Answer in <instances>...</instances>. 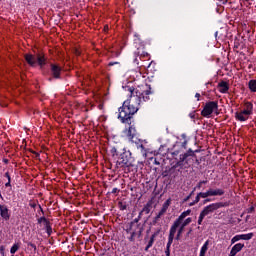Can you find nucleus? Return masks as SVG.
<instances>
[{"label":"nucleus","instance_id":"1","mask_svg":"<svg viewBox=\"0 0 256 256\" xmlns=\"http://www.w3.org/2000/svg\"><path fill=\"white\" fill-rule=\"evenodd\" d=\"M128 92L130 93V100L125 101L123 104L129 113L135 115L139 111V105H141V93L133 87H129Z\"/></svg>","mask_w":256,"mask_h":256},{"label":"nucleus","instance_id":"2","mask_svg":"<svg viewBox=\"0 0 256 256\" xmlns=\"http://www.w3.org/2000/svg\"><path fill=\"white\" fill-rule=\"evenodd\" d=\"M188 215H191V210H187L183 212L178 219L173 223L172 227L170 228V234H169V239H168V247L173 243V239H175V234L177 233V228L181 226L183 223V219L187 217Z\"/></svg>","mask_w":256,"mask_h":256},{"label":"nucleus","instance_id":"3","mask_svg":"<svg viewBox=\"0 0 256 256\" xmlns=\"http://www.w3.org/2000/svg\"><path fill=\"white\" fill-rule=\"evenodd\" d=\"M221 207H225V204H223L222 202L213 203L204 207V209L200 213L198 225H201V223H203V219H205L207 215H211V213H214V211H217V209H221Z\"/></svg>","mask_w":256,"mask_h":256},{"label":"nucleus","instance_id":"4","mask_svg":"<svg viewBox=\"0 0 256 256\" xmlns=\"http://www.w3.org/2000/svg\"><path fill=\"white\" fill-rule=\"evenodd\" d=\"M25 60L27 61L28 65L30 67H35V65H40V67H43L45 65V55L43 54H37L36 56L32 54H25Z\"/></svg>","mask_w":256,"mask_h":256},{"label":"nucleus","instance_id":"5","mask_svg":"<svg viewBox=\"0 0 256 256\" xmlns=\"http://www.w3.org/2000/svg\"><path fill=\"white\" fill-rule=\"evenodd\" d=\"M127 233H130L129 241H135V237H141L143 233V226L141 224H128L126 229Z\"/></svg>","mask_w":256,"mask_h":256},{"label":"nucleus","instance_id":"6","mask_svg":"<svg viewBox=\"0 0 256 256\" xmlns=\"http://www.w3.org/2000/svg\"><path fill=\"white\" fill-rule=\"evenodd\" d=\"M133 117L132 113H129V110H127L126 105H122V107L119 108V115L118 119L122 121L123 123H131V118Z\"/></svg>","mask_w":256,"mask_h":256},{"label":"nucleus","instance_id":"7","mask_svg":"<svg viewBox=\"0 0 256 256\" xmlns=\"http://www.w3.org/2000/svg\"><path fill=\"white\" fill-rule=\"evenodd\" d=\"M219 109V105L217 102H209L205 105L204 109L202 110L203 117H209L213 111H217Z\"/></svg>","mask_w":256,"mask_h":256},{"label":"nucleus","instance_id":"8","mask_svg":"<svg viewBox=\"0 0 256 256\" xmlns=\"http://www.w3.org/2000/svg\"><path fill=\"white\" fill-rule=\"evenodd\" d=\"M116 167H129V156H127L125 153H122L116 162Z\"/></svg>","mask_w":256,"mask_h":256},{"label":"nucleus","instance_id":"9","mask_svg":"<svg viewBox=\"0 0 256 256\" xmlns=\"http://www.w3.org/2000/svg\"><path fill=\"white\" fill-rule=\"evenodd\" d=\"M253 238V233H249V234H242V235H236L232 238V243H237V241H241L244 240V241H249V239H252Z\"/></svg>","mask_w":256,"mask_h":256},{"label":"nucleus","instance_id":"10","mask_svg":"<svg viewBox=\"0 0 256 256\" xmlns=\"http://www.w3.org/2000/svg\"><path fill=\"white\" fill-rule=\"evenodd\" d=\"M191 223V218H187L184 222H182L180 225V228L178 229V233L176 236V239L179 241L181 239V235L183 234V231H185V227Z\"/></svg>","mask_w":256,"mask_h":256},{"label":"nucleus","instance_id":"11","mask_svg":"<svg viewBox=\"0 0 256 256\" xmlns=\"http://www.w3.org/2000/svg\"><path fill=\"white\" fill-rule=\"evenodd\" d=\"M243 247H245V244H242V243L235 244V245L232 247L229 256H235V255H237V254L239 253V251H241V249H243Z\"/></svg>","mask_w":256,"mask_h":256},{"label":"nucleus","instance_id":"12","mask_svg":"<svg viewBox=\"0 0 256 256\" xmlns=\"http://www.w3.org/2000/svg\"><path fill=\"white\" fill-rule=\"evenodd\" d=\"M51 71H52L53 77H55V79H59V75L61 73V67L55 64H51Z\"/></svg>","mask_w":256,"mask_h":256},{"label":"nucleus","instance_id":"13","mask_svg":"<svg viewBox=\"0 0 256 256\" xmlns=\"http://www.w3.org/2000/svg\"><path fill=\"white\" fill-rule=\"evenodd\" d=\"M208 193L210 195V197H217V196H221V195H225V191H223V189H209Z\"/></svg>","mask_w":256,"mask_h":256},{"label":"nucleus","instance_id":"14","mask_svg":"<svg viewBox=\"0 0 256 256\" xmlns=\"http://www.w3.org/2000/svg\"><path fill=\"white\" fill-rule=\"evenodd\" d=\"M249 115L247 114L244 110L242 112H236V119H238V121H247L249 119Z\"/></svg>","mask_w":256,"mask_h":256},{"label":"nucleus","instance_id":"15","mask_svg":"<svg viewBox=\"0 0 256 256\" xmlns=\"http://www.w3.org/2000/svg\"><path fill=\"white\" fill-rule=\"evenodd\" d=\"M125 134L129 141H133L135 137V128L129 127V129L125 131Z\"/></svg>","mask_w":256,"mask_h":256},{"label":"nucleus","instance_id":"16","mask_svg":"<svg viewBox=\"0 0 256 256\" xmlns=\"http://www.w3.org/2000/svg\"><path fill=\"white\" fill-rule=\"evenodd\" d=\"M0 215L3 217V219H9V209L3 205H0Z\"/></svg>","mask_w":256,"mask_h":256},{"label":"nucleus","instance_id":"17","mask_svg":"<svg viewBox=\"0 0 256 256\" xmlns=\"http://www.w3.org/2000/svg\"><path fill=\"white\" fill-rule=\"evenodd\" d=\"M245 111L246 115H251L252 111H253V104L251 103H246L245 104V109L243 110Z\"/></svg>","mask_w":256,"mask_h":256},{"label":"nucleus","instance_id":"18","mask_svg":"<svg viewBox=\"0 0 256 256\" xmlns=\"http://www.w3.org/2000/svg\"><path fill=\"white\" fill-rule=\"evenodd\" d=\"M207 249H209V240H207L202 246L199 256H205V254L207 253Z\"/></svg>","mask_w":256,"mask_h":256},{"label":"nucleus","instance_id":"19","mask_svg":"<svg viewBox=\"0 0 256 256\" xmlns=\"http://www.w3.org/2000/svg\"><path fill=\"white\" fill-rule=\"evenodd\" d=\"M143 213H145V215H149V213H151V204H146L139 214L143 215Z\"/></svg>","mask_w":256,"mask_h":256},{"label":"nucleus","instance_id":"20","mask_svg":"<svg viewBox=\"0 0 256 256\" xmlns=\"http://www.w3.org/2000/svg\"><path fill=\"white\" fill-rule=\"evenodd\" d=\"M221 93H227L229 91V86L227 85V82H222L219 84Z\"/></svg>","mask_w":256,"mask_h":256},{"label":"nucleus","instance_id":"21","mask_svg":"<svg viewBox=\"0 0 256 256\" xmlns=\"http://www.w3.org/2000/svg\"><path fill=\"white\" fill-rule=\"evenodd\" d=\"M155 241V236L153 235L145 248V251H149V248L153 247V242Z\"/></svg>","mask_w":256,"mask_h":256},{"label":"nucleus","instance_id":"22","mask_svg":"<svg viewBox=\"0 0 256 256\" xmlns=\"http://www.w3.org/2000/svg\"><path fill=\"white\" fill-rule=\"evenodd\" d=\"M249 89L254 92L256 91V80H251L249 82Z\"/></svg>","mask_w":256,"mask_h":256},{"label":"nucleus","instance_id":"23","mask_svg":"<svg viewBox=\"0 0 256 256\" xmlns=\"http://www.w3.org/2000/svg\"><path fill=\"white\" fill-rule=\"evenodd\" d=\"M17 251H19V245L14 244L10 249V253L15 254Z\"/></svg>","mask_w":256,"mask_h":256},{"label":"nucleus","instance_id":"24","mask_svg":"<svg viewBox=\"0 0 256 256\" xmlns=\"http://www.w3.org/2000/svg\"><path fill=\"white\" fill-rule=\"evenodd\" d=\"M198 194H199V197H201L202 199H207V197H210L209 190L207 192H200Z\"/></svg>","mask_w":256,"mask_h":256},{"label":"nucleus","instance_id":"25","mask_svg":"<svg viewBox=\"0 0 256 256\" xmlns=\"http://www.w3.org/2000/svg\"><path fill=\"white\" fill-rule=\"evenodd\" d=\"M171 205V199L166 200V202L163 204L162 209H165L166 211L169 209V206Z\"/></svg>","mask_w":256,"mask_h":256},{"label":"nucleus","instance_id":"26","mask_svg":"<svg viewBox=\"0 0 256 256\" xmlns=\"http://www.w3.org/2000/svg\"><path fill=\"white\" fill-rule=\"evenodd\" d=\"M139 221H141V214H139L138 218L134 219L132 222H130V224L133 225H139Z\"/></svg>","mask_w":256,"mask_h":256},{"label":"nucleus","instance_id":"27","mask_svg":"<svg viewBox=\"0 0 256 256\" xmlns=\"http://www.w3.org/2000/svg\"><path fill=\"white\" fill-rule=\"evenodd\" d=\"M5 176L8 178V183H6L5 185H6V187H10L11 186V176H9L8 172L5 174Z\"/></svg>","mask_w":256,"mask_h":256},{"label":"nucleus","instance_id":"28","mask_svg":"<svg viewBox=\"0 0 256 256\" xmlns=\"http://www.w3.org/2000/svg\"><path fill=\"white\" fill-rule=\"evenodd\" d=\"M188 154H181L180 155V161L183 163L184 161L187 160Z\"/></svg>","mask_w":256,"mask_h":256},{"label":"nucleus","instance_id":"29","mask_svg":"<svg viewBox=\"0 0 256 256\" xmlns=\"http://www.w3.org/2000/svg\"><path fill=\"white\" fill-rule=\"evenodd\" d=\"M184 155H188V157H193L195 153L193 152V150L189 149L187 153H184Z\"/></svg>","mask_w":256,"mask_h":256},{"label":"nucleus","instance_id":"30","mask_svg":"<svg viewBox=\"0 0 256 256\" xmlns=\"http://www.w3.org/2000/svg\"><path fill=\"white\" fill-rule=\"evenodd\" d=\"M201 199V196H199V194L196 196V198H195V201L194 202H192V203H190V206H193V205H195V203H199V200Z\"/></svg>","mask_w":256,"mask_h":256},{"label":"nucleus","instance_id":"31","mask_svg":"<svg viewBox=\"0 0 256 256\" xmlns=\"http://www.w3.org/2000/svg\"><path fill=\"white\" fill-rule=\"evenodd\" d=\"M166 213H167V210H165V209L162 208V209L160 210V212L158 213V217H163V215L166 214Z\"/></svg>","mask_w":256,"mask_h":256},{"label":"nucleus","instance_id":"32","mask_svg":"<svg viewBox=\"0 0 256 256\" xmlns=\"http://www.w3.org/2000/svg\"><path fill=\"white\" fill-rule=\"evenodd\" d=\"M166 213H167V210H165V209L162 208V209L160 210V212L158 213V217H163V215L166 214Z\"/></svg>","mask_w":256,"mask_h":256},{"label":"nucleus","instance_id":"33","mask_svg":"<svg viewBox=\"0 0 256 256\" xmlns=\"http://www.w3.org/2000/svg\"><path fill=\"white\" fill-rule=\"evenodd\" d=\"M205 183H207V180L200 181L197 185V188L201 189V186L204 185Z\"/></svg>","mask_w":256,"mask_h":256},{"label":"nucleus","instance_id":"34","mask_svg":"<svg viewBox=\"0 0 256 256\" xmlns=\"http://www.w3.org/2000/svg\"><path fill=\"white\" fill-rule=\"evenodd\" d=\"M46 230H47L48 235H51V225L50 224H48V226H46Z\"/></svg>","mask_w":256,"mask_h":256},{"label":"nucleus","instance_id":"35","mask_svg":"<svg viewBox=\"0 0 256 256\" xmlns=\"http://www.w3.org/2000/svg\"><path fill=\"white\" fill-rule=\"evenodd\" d=\"M145 95H151V86H149V89L148 90H145L144 91Z\"/></svg>","mask_w":256,"mask_h":256},{"label":"nucleus","instance_id":"36","mask_svg":"<svg viewBox=\"0 0 256 256\" xmlns=\"http://www.w3.org/2000/svg\"><path fill=\"white\" fill-rule=\"evenodd\" d=\"M111 153L113 154V157H115V155H117V148H112Z\"/></svg>","mask_w":256,"mask_h":256},{"label":"nucleus","instance_id":"37","mask_svg":"<svg viewBox=\"0 0 256 256\" xmlns=\"http://www.w3.org/2000/svg\"><path fill=\"white\" fill-rule=\"evenodd\" d=\"M175 167H183V162H182L181 160H179V161L176 163Z\"/></svg>","mask_w":256,"mask_h":256},{"label":"nucleus","instance_id":"38","mask_svg":"<svg viewBox=\"0 0 256 256\" xmlns=\"http://www.w3.org/2000/svg\"><path fill=\"white\" fill-rule=\"evenodd\" d=\"M47 218L45 217H41L38 219V223H44L46 221Z\"/></svg>","mask_w":256,"mask_h":256},{"label":"nucleus","instance_id":"39","mask_svg":"<svg viewBox=\"0 0 256 256\" xmlns=\"http://www.w3.org/2000/svg\"><path fill=\"white\" fill-rule=\"evenodd\" d=\"M159 219H161V217H159V215L157 214V216L154 218L153 223H158Z\"/></svg>","mask_w":256,"mask_h":256},{"label":"nucleus","instance_id":"40","mask_svg":"<svg viewBox=\"0 0 256 256\" xmlns=\"http://www.w3.org/2000/svg\"><path fill=\"white\" fill-rule=\"evenodd\" d=\"M43 225H44V227L46 228L47 226H49L50 224H49V220H44V222H43Z\"/></svg>","mask_w":256,"mask_h":256},{"label":"nucleus","instance_id":"41","mask_svg":"<svg viewBox=\"0 0 256 256\" xmlns=\"http://www.w3.org/2000/svg\"><path fill=\"white\" fill-rule=\"evenodd\" d=\"M191 233H193V228L189 229V231L187 232L186 236L189 237V235H191Z\"/></svg>","mask_w":256,"mask_h":256},{"label":"nucleus","instance_id":"42","mask_svg":"<svg viewBox=\"0 0 256 256\" xmlns=\"http://www.w3.org/2000/svg\"><path fill=\"white\" fill-rule=\"evenodd\" d=\"M30 247H32V249H37V246H35V244L33 243H29Z\"/></svg>","mask_w":256,"mask_h":256},{"label":"nucleus","instance_id":"43","mask_svg":"<svg viewBox=\"0 0 256 256\" xmlns=\"http://www.w3.org/2000/svg\"><path fill=\"white\" fill-rule=\"evenodd\" d=\"M191 195H193V192H191V194L189 196H187V198L185 199V201H189V199H191Z\"/></svg>","mask_w":256,"mask_h":256},{"label":"nucleus","instance_id":"44","mask_svg":"<svg viewBox=\"0 0 256 256\" xmlns=\"http://www.w3.org/2000/svg\"><path fill=\"white\" fill-rule=\"evenodd\" d=\"M195 97H197V99H199L201 97V94L196 93Z\"/></svg>","mask_w":256,"mask_h":256},{"label":"nucleus","instance_id":"45","mask_svg":"<svg viewBox=\"0 0 256 256\" xmlns=\"http://www.w3.org/2000/svg\"><path fill=\"white\" fill-rule=\"evenodd\" d=\"M117 191H118L117 188L112 189V193H117Z\"/></svg>","mask_w":256,"mask_h":256},{"label":"nucleus","instance_id":"46","mask_svg":"<svg viewBox=\"0 0 256 256\" xmlns=\"http://www.w3.org/2000/svg\"><path fill=\"white\" fill-rule=\"evenodd\" d=\"M31 205V207H33V208H35L36 207V205L35 204H30Z\"/></svg>","mask_w":256,"mask_h":256},{"label":"nucleus","instance_id":"47","mask_svg":"<svg viewBox=\"0 0 256 256\" xmlns=\"http://www.w3.org/2000/svg\"><path fill=\"white\" fill-rule=\"evenodd\" d=\"M254 210H255V208H253V207H252V208H250V211H254Z\"/></svg>","mask_w":256,"mask_h":256},{"label":"nucleus","instance_id":"48","mask_svg":"<svg viewBox=\"0 0 256 256\" xmlns=\"http://www.w3.org/2000/svg\"><path fill=\"white\" fill-rule=\"evenodd\" d=\"M141 149H143V145L141 144L140 146H139Z\"/></svg>","mask_w":256,"mask_h":256},{"label":"nucleus","instance_id":"49","mask_svg":"<svg viewBox=\"0 0 256 256\" xmlns=\"http://www.w3.org/2000/svg\"><path fill=\"white\" fill-rule=\"evenodd\" d=\"M109 65H115V63H110Z\"/></svg>","mask_w":256,"mask_h":256},{"label":"nucleus","instance_id":"50","mask_svg":"<svg viewBox=\"0 0 256 256\" xmlns=\"http://www.w3.org/2000/svg\"><path fill=\"white\" fill-rule=\"evenodd\" d=\"M122 209H125V206H122Z\"/></svg>","mask_w":256,"mask_h":256},{"label":"nucleus","instance_id":"51","mask_svg":"<svg viewBox=\"0 0 256 256\" xmlns=\"http://www.w3.org/2000/svg\"><path fill=\"white\" fill-rule=\"evenodd\" d=\"M122 209H125V206H122Z\"/></svg>","mask_w":256,"mask_h":256},{"label":"nucleus","instance_id":"52","mask_svg":"<svg viewBox=\"0 0 256 256\" xmlns=\"http://www.w3.org/2000/svg\"><path fill=\"white\" fill-rule=\"evenodd\" d=\"M167 256H169V252H167Z\"/></svg>","mask_w":256,"mask_h":256}]
</instances>
